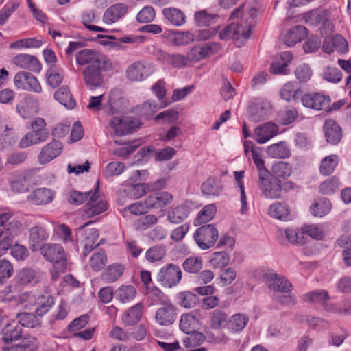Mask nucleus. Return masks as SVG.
I'll list each match as a JSON object with an SVG mask.
<instances>
[{"mask_svg":"<svg viewBox=\"0 0 351 351\" xmlns=\"http://www.w3.org/2000/svg\"><path fill=\"white\" fill-rule=\"evenodd\" d=\"M258 10L254 3H243L234 10L230 18H239V23H232L226 26L219 34L223 41L247 40L250 37L254 27V19L257 16Z\"/></svg>","mask_w":351,"mask_h":351,"instance_id":"f257e3e1","label":"nucleus"},{"mask_svg":"<svg viewBox=\"0 0 351 351\" xmlns=\"http://www.w3.org/2000/svg\"><path fill=\"white\" fill-rule=\"evenodd\" d=\"M22 231L21 223L12 218L10 213L0 214V256L5 254L12 246L13 239Z\"/></svg>","mask_w":351,"mask_h":351,"instance_id":"f03ea898","label":"nucleus"},{"mask_svg":"<svg viewBox=\"0 0 351 351\" xmlns=\"http://www.w3.org/2000/svg\"><path fill=\"white\" fill-rule=\"evenodd\" d=\"M32 131L27 132L19 141L21 148L29 147L38 145L47 141L49 137V131L47 128L45 120L37 117L31 122Z\"/></svg>","mask_w":351,"mask_h":351,"instance_id":"7ed1b4c3","label":"nucleus"},{"mask_svg":"<svg viewBox=\"0 0 351 351\" xmlns=\"http://www.w3.org/2000/svg\"><path fill=\"white\" fill-rule=\"evenodd\" d=\"M257 186L267 199H274L281 197V182L277 178L272 176L269 171L258 173Z\"/></svg>","mask_w":351,"mask_h":351,"instance_id":"20e7f679","label":"nucleus"},{"mask_svg":"<svg viewBox=\"0 0 351 351\" xmlns=\"http://www.w3.org/2000/svg\"><path fill=\"white\" fill-rule=\"evenodd\" d=\"M112 69L111 62L99 65L90 64L84 70L82 74L87 88L91 90L102 87L104 83L102 71Z\"/></svg>","mask_w":351,"mask_h":351,"instance_id":"39448f33","label":"nucleus"},{"mask_svg":"<svg viewBox=\"0 0 351 351\" xmlns=\"http://www.w3.org/2000/svg\"><path fill=\"white\" fill-rule=\"evenodd\" d=\"M328 12L327 10H311L304 15V20L306 23L310 25L317 26L323 23L321 28L322 36L330 38L333 32V25L328 19Z\"/></svg>","mask_w":351,"mask_h":351,"instance_id":"423d86ee","label":"nucleus"},{"mask_svg":"<svg viewBox=\"0 0 351 351\" xmlns=\"http://www.w3.org/2000/svg\"><path fill=\"white\" fill-rule=\"evenodd\" d=\"M193 237L198 247L206 250L215 245L219 237V232L213 224H208L197 228Z\"/></svg>","mask_w":351,"mask_h":351,"instance_id":"0eeeda50","label":"nucleus"},{"mask_svg":"<svg viewBox=\"0 0 351 351\" xmlns=\"http://www.w3.org/2000/svg\"><path fill=\"white\" fill-rule=\"evenodd\" d=\"M182 279L180 268L174 264L169 263L163 266L157 275V280L167 288L176 286Z\"/></svg>","mask_w":351,"mask_h":351,"instance_id":"6e6552de","label":"nucleus"},{"mask_svg":"<svg viewBox=\"0 0 351 351\" xmlns=\"http://www.w3.org/2000/svg\"><path fill=\"white\" fill-rule=\"evenodd\" d=\"M155 72L154 64L147 62H136L129 66L126 70L128 79L132 82H140L146 79Z\"/></svg>","mask_w":351,"mask_h":351,"instance_id":"1a4fd4ad","label":"nucleus"},{"mask_svg":"<svg viewBox=\"0 0 351 351\" xmlns=\"http://www.w3.org/2000/svg\"><path fill=\"white\" fill-rule=\"evenodd\" d=\"M14 83L19 88L27 91L39 93L42 87L37 78L32 74L25 71H20L16 74Z\"/></svg>","mask_w":351,"mask_h":351,"instance_id":"9d476101","label":"nucleus"},{"mask_svg":"<svg viewBox=\"0 0 351 351\" xmlns=\"http://www.w3.org/2000/svg\"><path fill=\"white\" fill-rule=\"evenodd\" d=\"M279 39L284 44H298L305 41L309 44L308 30L304 26L295 25L286 32H282Z\"/></svg>","mask_w":351,"mask_h":351,"instance_id":"9b49d317","label":"nucleus"},{"mask_svg":"<svg viewBox=\"0 0 351 351\" xmlns=\"http://www.w3.org/2000/svg\"><path fill=\"white\" fill-rule=\"evenodd\" d=\"M62 148V143L56 140L45 145L38 156V162L41 165L49 163L61 154Z\"/></svg>","mask_w":351,"mask_h":351,"instance_id":"f8f14e48","label":"nucleus"},{"mask_svg":"<svg viewBox=\"0 0 351 351\" xmlns=\"http://www.w3.org/2000/svg\"><path fill=\"white\" fill-rule=\"evenodd\" d=\"M107 208V202L99 197L97 189H95L88 198L84 210V216L92 217L104 213Z\"/></svg>","mask_w":351,"mask_h":351,"instance_id":"ddd939ff","label":"nucleus"},{"mask_svg":"<svg viewBox=\"0 0 351 351\" xmlns=\"http://www.w3.org/2000/svg\"><path fill=\"white\" fill-rule=\"evenodd\" d=\"M76 62L80 65L86 64H107L108 59L102 53L92 49H84L76 53Z\"/></svg>","mask_w":351,"mask_h":351,"instance_id":"4468645a","label":"nucleus"},{"mask_svg":"<svg viewBox=\"0 0 351 351\" xmlns=\"http://www.w3.org/2000/svg\"><path fill=\"white\" fill-rule=\"evenodd\" d=\"M301 101L304 106L316 110H321L328 108L330 103V99L328 96L317 93L305 94L301 98Z\"/></svg>","mask_w":351,"mask_h":351,"instance_id":"2eb2a0df","label":"nucleus"},{"mask_svg":"<svg viewBox=\"0 0 351 351\" xmlns=\"http://www.w3.org/2000/svg\"><path fill=\"white\" fill-rule=\"evenodd\" d=\"M268 287L274 291L288 293L292 287L291 282L284 276L269 271L265 275Z\"/></svg>","mask_w":351,"mask_h":351,"instance_id":"dca6fc26","label":"nucleus"},{"mask_svg":"<svg viewBox=\"0 0 351 351\" xmlns=\"http://www.w3.org/2000/svg\"><path fill=\"white\" fill-rule=\"evenodd\" d=\"M176 308L172 304H165L155 313V320L160 326H170L176 322Z\"/></svg>","mask_w":351,"mask_h":351,"instance_id":"f3484780","label":"nucleus"},{"mask_svg":"<svg viewBox=\"0 0 351 351\" xmlns=\"http://www.w3.org/2000/svg\"><path fill=\"white\" fill-rule=\"evenodd\" d=\"M40 251L44 258L49 262L58 263L66 261L64 250L58 244H45L40 248Z\"/></svg>","mask_w":351,"mask_h":351,"instance_id":"a211bd4d","label":"nucleus"},{"mask_svg":"<svg viewBox=\"0 0 351 351\" xmlns=\"http://www.w3.org/2000/svg\"><path fill=\"white\" fill-rule=\"evenodd\" d=\"M293 57L291 51H284L275 56L270 66L269 72L274 75H284Z\"/></svg>","mask_w":351,"mask_h":351,"instance_id":"6ab92c4d","label":"nucleus"},{"mask_svg":"<svg viewBox=\"0 0 351 351\" xmlns=\"http://www.w3.org/2000/svg\"><path fill=\"white\" fill-rule=\"evenodd\" d=\"M13 62L19 67L34 73H39L42 66L39 60L34 56L19 54L14 57Z\"/></svg>","mask_w":351,"mask_h":351,"instance_id":"aec40b11","label":"nucleus"},{"mask_svg":"<svg viewBox=\"0 0 351 351\" xmlns=\"http://www.w3.org/2000/svg\"><path fill=\"white\" fill-rule=\"evenodd\" d=\"M278 130V126L276 124L267 123L255 129L253 138L257 143L263 144L276 136Z\"/></svg>","mask_w":351,"mask_h":351,"instance_id":"412c9836","label":"nucleus"},{"mask_svg":"<svg viewBox=\"0 0 351 351\" xmlns=\"http://www.w3.org/2000/svg\"><path fill=\"white\" fill-rule=\"evenodd\" d=\"M110 124L118 136H123L130 134L132 132L137 126V123L134 121H132L128 118L122 119L117 117H113Z\"/></svg>","mask_w":351,"mask_h":351,"instance_id":"4be33fe9","label":"nucleus"},{"mask_svg":"<svg viewBox=\"0 0 351 351\" xmlns=\"http://www.w3.org/2000/svg\"><path fill=\"white\" fill-rule=\"evenodd\" d=\"M38 105L37 100L32 97H26L17 104L16 108L23 119H29L37 112Z\"/></svg>","mask_w":351,"mask_h":351,"instance_id":"5701e85b","label":"nucleus"},{"mask_svg":"<svg viewBox=\"0 0 351 351\" xmlns=\"http://www.w3.org/2000/svg\"><path fill=\"white\" fill-rule=\"evenodd\" d=\"M55 192L48 188H38L28 197L29 200L36 205H45L51 203L55 197Z\"/></svg>","mask_w":351,"mask_h":351,"instance_id":"b1692460","label":"nucleus"},{"mask_svg":"<svg viewBox=\"0 0 351 351\" xmlns=\"http://www.w3.org/2000/svg\"><path fill=\"white\" fill-rule=\"evenodd\" d=\"M173 200V196L168 192H158L149 195L145 199V204L148 208H159L169 204Z\"/></svg>","mask_w":351,"mask_h":351,"instance_id":"393cba45","label":"nucleus"},{"mask_svg":"<svg viewBox=\"0 0 351 351\" xmlns=\"http://www.w3.org/2000/svg\"><path fill=\"white\" fill-rule=\"evenodd\" d=\"M128 10V6L125 3H116L108 8L104 12V20L107 23H114L122 18Z\"/></svg>","mask_w":351,"mask_h":351,"instance_id":"a878e982","label":"nucleus"},{"mask_svg":"<svg viewBox=\"0 0 351 351\" xmlns=\"http://www.w3.org/2000/svg\"><path fill=\"white\" fill-rule=\"evenodd\" d=\"M162 14L169 23L176 27H181L186 23V15L178 8L173 7L164 8Z\"/></svg>","mask_w":351,"mask_h":351,"instance_id":"bb28decb","label":"nucleus"},{"mask_svg":"<svg viewBox=\"0 0 351 351\" xmlns=\"http://www.w3.org/2000/svg\"><path fill=\"white\" fill-rule=\"evenodd\" d=\"M324 134L326 141L331 144H337L341 138V130L335 121L328 119L324 126Z\"/></svg>","mask_w":351,"mask_h":351,"instance_id":"cd10ccee","label":"nucleus"},{"mask_svg":"<svg viewBox=\"0 0 351 351\" xmlns=\"http://www.w3.org/2000/svg\"><path fill=\"white\" fill-rule=\"evenodd\" d=\"M82 236L84 247L83 254L86 256L90 252L99 245V243H96V241L99 238V232L95 228H90L85 230Z\"/></svg>","mask_w":351,"mask_h":351,"instance_id":"c85d7f7f","label":"nucleus"},{"mask_svg":"<svg viewBox=\"0 0 351 351\" xmlns=\"http://www.w3.org/2000/svg\"><path fill=\"white\" fill-rule=\"evenodd\" d=\"M106 38L108 39H110L109 41L106 40H101L99 42V44H119V43H141L146 41L145 37L141 35H128L124 36H120V37H115L114 36L110 35V36H103L98 34L97 36V38Z\"/></svg>","mask_w":351,"mask_h":351,"instance_id":"c756f323","label":"nucleus"},{"mask_svg":"<svg viewBox=\"0 0 351 351\" xmlns=\"http://www.w3.org/2000/svg\"><path fill=\"white\" fill-rule=\"evenodd\" d=\"M268 214L272 218L281 221L290 219V209L288 205L284 202H276L269 206Z\"/></svg>","mask_w":351,"mask_h":351,"instance_id":"7c9ffc66","label":"nucleus"},{"mask_svg":"<svg viewBox=\"0 0 351 351\" xmlns=\"http://www.w3.org/2000/svg\"><path fill=\"white\" fill-rule=\"evenodd\" d=\"M29 241L32 251L40 249V243L48 237L46 230L40 226H34L29 229Z\"/></svg>","mask_w":351,"mask_h":351,"instance_id":"2f4dec72","label":"nucleus"},{"mask_svg":"<svg viewBox=\"0 0 351 351\" xmlns=\"http://www.w3.org/2000/svg\"><path fill=\"white\" fill-rule=\"evenodd\" d=\"M54 298L49 293L38 295L35 298L33 305L36 306V313L38 316L46 314L54 304Z\"/></svg>","mask_w":351,"mask_h":351,"instance_id":"473e14b6","label":"nucleus"},{"mask_svg":"<svg viewBox=\"0 0 351 351\" xmlns=\"http://www.w3.org/2000/svg\"><path fill=\"white\" fill-rule=\"evenodd\" d=\"M190 213V208L186 205H180L176 208H169L167 219L172 223H180L185 221Z\"/></svg>","mask_w":351,"mask_h":351,"instance_id":"72a5a7b5","label":"nucleus"},{"mask_svg":"<svg viewBox=\"0 0 351 351\" xmlns=\"http://www.w3.org/2000/svg\"><path fill=\"white\" fill-rule=\"evenodd\" d=\"M199 324L197 313L195 311L182 315L180 320V328L185 333L195 330Z\"/></svg>","mask_w":351,"mask_h":351,"instance_id":"f704fd0d","label":"nucleus"},{"mask_svg":"<svg viewBox=\"0 0 351 351\" xmlns=\"http://www.w3.org/2000/svg\"><path fill=\"white\" fill-rule=\"evenodd\" d=\"M22 335V328L16 323L12 322L6 324L2 330V340L5 344L20 339Z\"/></svg>","mask_w":351,"mask_h":351,"instance_id":"c9c22d12","label":"nucleus"},{"mask_svg":"<svg viewBox=\"0 0 351 351\" xmlns=\"http://www.w3.org/2000/svg\"><path fill=\"white\" fill-rule=\"evenodd\" d=\"M37 339L33 337L22 339L19 343L8 346L3 351H38Z\"/></svg>","mask_w":351,"mask_h":351,"instance_id":"e433bc0d","label":"nucleus"},{"mask_svg":"<svg viewBox=\"0 0 351 351\" xmlns=\"http://www.w3.org/2000/svg\"><path fill=\"white\" fill-rule=\"evenodd\" d=\"M304 235H308L310 237L322 240L328 232V225L327 223L310 224L302 227Z\"/></svg>","mask_w":351,"mask_h":351,"instance_id":"4c0bfd02","label":"nucleus"},{"mask_svg":"<svg viewBox=\"0 0 351 351\" xmlns=\"http://www.w3.org/2000/svg\"><path fill=\"white\" fill-rule=\"evenodd\" d=\"M43 276V273L40 271H34L31 268H24L16 274V279L20 284L25 285L33 281L38 282L41 280Z\"/></svg>","mask_w":351,"mask_h":351,"instance_id":"58836bf2","label":"nucleus"},{"mask_svg":"<svg viewBox=\"0 0 351 351\" xmlns=\"http://www.w3.org/2000/svg\"><path fill=\"white\" fill-rule=\"evenodd\" d=\"M202 193L208 196H218L222 191L221 181L217 178H209L202 184Z\"/></svg>","mask_w":351,"mask_h":351,"instance_id":"ea45409f","label":"nucleus"},{"mask_svg":"<svg viewBox=\"0 0 351 351\" xmlns=\"http://www.w3.org/2000/svg\"><path fill=\"white\" fill-rule=\"evenodd\" d=\"M143 307V304L139 302L130 308L122 317L123 322L128 326H132L138 322L142 317Z\"/></svg>","mask_w":351,"mask_h":351,"instance_id":"a19ab883","label":"nucleus"},{"mask_svg":"<svg viewBox=\"0 0 351 351\" xmlns=\"http://www.w3.org/2000/svg\"><path fill=\"white\" fill-rule=\"evenodd\" d=\"M302 90L296 82H288L281 89L280 95L286 101H298L302 96Z\"/></svg>","mask_w":351,"mask_h":351,"instance_id":"79ce46f5","label":"nucleus"},{"mask_svg":"<svg viewBox=\"0 0 351 351\" xmlns=\"http://www.w3.org/2000/svg\"><path fill=\"white\" fill-rule=\"evenodd\" d=\"M124 267L122 265L114 263L108 265L101 274V278L107 283L117 281L123 274Z\"/></svg>","mask_w":351,"mask_h":351,"instance_id":"37998d69","label":"nucleus"},{"mask_svg":"<svg viewBox=\"0 0 351 351\" xmlns=\"http://www.w3.org/2000/svg\"><path fill=\"white\" fill-rule=\"evenodd\" d=\"M279 234L280 236L285 235L288 241L293 245H304L306 243L302 228L301 230L294 228L280 230Z\"/></svg>","mask_w":351,"mask_h":351,"instance_id":"c03bdc74","label":"nucleus"},{"mask_svg":"<svg viewBox=\"0 0 351 351\" xmlns=\"http://www.w3.org/2000/svg\"><path fill=\"white\" fill-rule=\"evenodd\" d=\"M54 98L68 109H73L75 106V101L67 86H64L57 90Z\"/></svg>","mask_w":351,"mask_h":351,"instance_id":"a18cd8bd","label":"nucleus"},{"mask_svg":"<svg viewBox=\"0 0 351 351\" xmlns=\"http://www.w3.org/2000/svg\"><path fill=\"white\" fill-rule=\"evenodd\" d=\"M213 47H219V45H195L187 56L191 62L200 60L210 53L215 52Z\"/></svg>","mask_w":351,"mask_h":351,"instance_id":"49530a36","label":"nucleus"},{"mask_svg":"<svg viewBox=\"0 0 351 351\" xmlns=\"http://www.w3.org/2000/svg\"><path fill=\"white\" fill-rule=\"evenodd\" d=\"M249 322V317L244 313L233 315L228 320V329L233 333L241 332Z\"/></svg>","mask_w":351,"mask_h":351,"instance_id":"de8ad7c7","label":"nucleus"},{"mask_svg":"<svg viewBox=\"0 0 351 351\" xmlns=\"http://www.w3.org/2000/svg\"><path fill=\"white\" fill-rule=\"evenodd\" d=\"M149 189L147 184L128 183L125 185L123 191L131 199H138L143 196Z\"/></svg>","mask_w":351,"mask_h":351,"instance_id":"09e8293b","label":"nucleus"},{"mask_svg":"<svg viewBox=\"0 0 351 351\" xmlns=\"http://www.w3.org/2000/svg\"><path fill=\"white\" fill-rule=\"evenodd\" d=\"M228 315L221 309H215L210 312V324L213 329L218 330L228 325Z\"/></svg>","mask_w":351,"mask_h":351,"instance_id":"8fccbe9b","label":"nucleus"},{"mask_svg":"<svg viewBox=\"0 0 351 351\" xmlns=\"http://www.w3.org/2000/svg\"><path fill=\"white\" fill-rule=\"evenodd\" d=\"M167 106L166 104L158 106L152 100H147L143 104L136 106L134 108L135 112L141 116L148 118L152 117L158 108H162Z\"/></svg>","mask_w":351,"mask_h":351,"instance_id":"3c124183","label":"nucleus"},{"mask_svg":"<svg viewBox=\"0 0 351 351\" xmlns=\"http://www.w3.org/2000/svg\"><path fill=\"white\" fill-rule=\"evenodd\" d=\"M216 210V206L214 204L205 206L199 211L197 217L194 219V226H199L202 223L210 221L215 215Z\"/></svg>","mask_w":351,"mask_h":351,"instance_id":"603ef678","label":"nucleus"},{"mask_svg":"<svg viewBox=\"0 0 351 351\" xmlns=\"http://www.w3.org/2000/svg\"><path fill=\"white\" fill-rule=\"evenodd\" d=\"M331 207V203L328 199H320L311 206V213L315 217H322L330 211Z\"/></svg>","mask_w":351,"mask_h":351,"instance_id":"864d4df0","label":"nucleus"},{"mask_svg":"<svg viewBox=\"0 0 351 351\" xmlns=\"http://www.w3.org/2000/svg\"><path fill=\"white\" fill-rule=\"evenodd\" d=\"M218 18V15L208 13L206 10L197 11L194 14L195 24L199 27L209 26Z\"/></svg>","mask_w":351,"mask_h":351,"instance_id":"5fc2aeb1","label":"nucleus"},{"mask_svg":"<svg viewBox=\"0 0 351 351\" xmlns=\"http://www.w3.org/2000/svg\"><path fill=\"white\" fill-rule=\"evenodd\" d=\"M123 100L119 97L118 90H112L109 94L108 106L106 112L110 114H114L123 109Z\"/></svg>","mask_w":351,"mask_h":351,"instance_id":"6e6d98bb","label":"nucleus"},{"mask_svg":"<svg viewBox=\"0 0 351 351\" xmlns=\"http://www.w3.org/2000/svg\"><path fill=\"white\" fill-rule=\"evenodd\" d=\"M339 162V158L337 155L326 156L321 161L319 171L322 175L328 176L331 174Z\"/></svg>","mask_w":351,"mask_h":351,"instance_id":"4d7b16f0","label":"nucleus"},{"mask_svg":"<svg viewBox=\"0 0 351 351\" xmlns=\"http://www.w3.org/2000/svg\"><path fill=\"white\" fill-rule=\"evenodd\" d=\"M136 294L135 288L132 285H122L116 291V298L121 303L132 300Z\"/></svg>","mask_w":351,"mask_h":351,"instance_id":"13d9d810","label":"nucleus"},{"mask_svg":"<svg viewBox=\"0 0 351 351\" xmlns=\"http://www.w3.org/2000/svg\"><path fill=\"white\" fill-rule=\"evenodd\" d=\"M10 183L12 190L16 192L24 193L28 191V181L23 173H15Z\"/></svg>","mask_w":351,"mask_h":351,"instance_id":"bf43d9fd","label":"nucleus"},{"mask_svg":"<svg viewBox=\"0 0 351 351\" xmlns=\"http://www.w3.org/2000/svg\"><path fill=\"white\" fill-rule=\"evenodd\" d=\"M267 152L270 156L276 158H285L290 155V151L285 143L271 145L267 147Z\"/></svg>","mask_w":351,"mask_h":351,"instance_id":"052dcab7","label":"nucleus"},{"mask_svg":"<svg viewBox=\"0 0 351 351\" xmlns=\"http://www.w3.org/2000/svg\"><path fill=\"white\" fill-rule=\"evenodd\" d=\"M202 259L197 256H190L182 263L183 269L190 274H197L202 269Z\"/></svg>","mask_w":351,"mask_h":351,"instance_id":"680f3d73","label":"nucleus"},{"mask_svg":"<svg viewBox=\"0 0 351 351\" xmlns=\"http://www.w3.org/2000/svg\"><path fill=\"white\" fill-rule=\"evenodd\" d=\"M186 334L187 336L182 339L183 345L186 348L197 347L203 343L206 339L203 333L196 330Z\"/></svg>","mask_w":351,"mask_h":351,"instance_id":"e2e57ef3","label":"nucleus"},{"mask_svg":"<svg viewBox=\"0 0 351 351\" xmlns=\"http://www.w3.org/2000/svg\"><path fill=\"white\" fill-rule=\"evenodd\" d=\"M230 257L225 252H217L212 254L210 264L213 268H222L230 263Z\"/></svg>","mask_w":351,"mask_h":351,"instance_id":"0e129e2a","label":"nucleus"},{"mask_svg":"<svg viewBox=\"0 0 351 351\" xmlns=\"http://www.w3.org/2000/svg\"><path fill=\"white\" fill-rule=\"evenodd\" d=\"M18 324L27 328H34L39 324L38 318L33 313H21L16 315Z\"/></svg>","mask_w":351,"mask_h":351,"instance_id":"69168bd1","label":"nucleus"},{"mask_svg":"<svg viewBox=\"0 0 351 351\" xmlns=\"http://www.w3.org/2000/svg\"><path fill=\"white\" fill-rule=\"evenodd\" d=\"M302 298L305 302L322 303L329 298V295L325 290H315L304 294Z\"/></svg>","mask_w":351,"mask_h":351,"instance_id":"338daca9","label":"nucleus"},{"mask_svg":"<svg viewBox=\"0 0 351 351\" xmlns=\"http://www.w3.org/2000/svg\"><path fill=\"white\" fill-rule=\"evenodd\" d=\"M179 304L186 308H193L198 302V298L194 293L190 291H184L178 295Z\"/></svg>","mask_w":351,"mask_h":351,"instance_id":"774afa93","label":"nucleus"}]
</instances>
